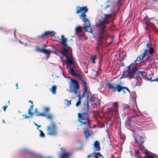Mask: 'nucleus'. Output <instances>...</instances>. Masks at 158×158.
Returning <instances> with one entry per match:
<instances>
[{
  "instance_id": "obj_1",
  "label": "nucleus",
  "mask_w": 158,
  "mask_h": 158,
  "mask_svg": "<svg viewBox=\"0 0 158 158\" xmlns=\"http://www.w3.org/2000/svg\"><path fill=\"white\" fill-rule=\"evenodd\" d=\"M84 110L86 112L80 113L78 114V121L80 123V125L83 126L84 134L86 138H88L90 135L87 129L91 127L90 120L89 118L88 114L87 112L89 110V106L88 101L85 102L83 105Z\"/></svg>"
},
{
  "instance_id": "obj_2",
  "label": "nucleus",
  "mask_w": 158,
  "mask_h": 158,
  "mask_svg": "<svg viewBox=\"0 0 158 158\" xmlns=\"http://www.w3.org/2000/svg\"><path fill=\"white\" fill-rule=\"evenodd\" d=\"M76 13L77 14L81 13L80 15V18L84 22V27L86 31L92 33V31L89 22L87 19L86 18L85 13L88 11V9L87 6H78L76 8Z\"/></svg>"
},
{
  "instance_id": "obj_3",
  "label": "nucleus",
  "mask_w": 158,
  "mask_h": 158,
  "mask_svg": "<svg viewBox=\"0 0 158 158\" xmlns=\"http://www.w3.org/2000/svg\"><path fill=\"white\" fill-rule=\"evenodd\" d=\"M62 52L58 51H54V53L59 56L63 61H64L66 63L69 64V66H71L73 64L72 60L71 49L70 48V50H67L65 52L62 51Z\"/></svg>"
},
{
  "instance_id": "obj_4",
  "label": "nucleus",
  "mask_w": 158,
  "mask_h": 158,
  "mask_svg": "<svg viewBox=\"0 0 158 158\" xmlns=\"http://www.w3.org/2000/svg\"><path fill=\"white\" fill-rule=\"evenodd\" d=\"M112 14H105V17L102 20H100L98 23L96 24V26L98 28L97 32L99 37H101L104 32L105 25L108 23V20L112 16Z\"/></svg>"
},
{
  "instance_id": "obj_5",
  "label": "nucleus",
  "mask_w": 158,
  "mask_h": 158,
  "mask_svg": "<svg viewBox=\"0 0 158 158\" xmlns=\"http://www.w3.org/2000/svg\"><path fill=\"white\" fill-rule=\"evenodd\" d=\"M112 107H110L107 110L108 114L111 115L115 114L117 118H119L118 111V104L117 102H113L111 103Z\"/></svg>"
},
{
  "instance_id": "obj_6",
  "label": "nucleus",
  "mask_w": 158,
  "mask_h": 158,
  "mask_svg": "<svg viewBox=\"0 0 158 158\" xmlns=\"http://www.w3.org/2000/svg\"><path fill=\"white\" fill-rule=\"evenodd\" d=\"M133 104V106H132V108H133V111L134 113V114L135 115V116H131L129 117L128 118L126 122L127 123H129V125L130 127H132L134 128V127H133V126L131 125V123L133 121H134V120H133L132 119H133V118L135 117H138L139 116H140L141 115V114L140 112H137L136 111V109H137V105L136 103V102H133L132 103Z\"/></svg>"
},
{
  "instance_id": "obj_7",
  "label": "nucleus",
  "mask_w": 158,
  "mask_h": 158,
  "mask_svg": "<svg viewBox=\"0 0 158 158\" xmlns=\"http://www.w3.org/2000/svg\"><path fill=\"white\" fill-rule=\"evenodd\" d=\"M70 80L71 81L69 83V90L71 92H74L75 94L79 89V85L77 81L73 79H71Z\"/></svg>"
},
{
  "instance_id": "obj_8",
  "label": "nucleus",
  "mask_w": 158,
  "mask_h": 158,
  "mask_svg": "<svg viewBox=\"0 0 158 158\" xmlns=\"http://www.w3.org/2000/svg\"><path fill=\"white\" fill-rule=\"evenodd\" d=\"M60 40H61L59 42L60 46L62 48V51L65 52L67 50H70V47L68 46L67 42V39L65 38L64 36L62 35L61 36V39Z\"/></svg>"
},
{
  "instance_id": "obj_9",
  "label": "nucleus",
  "mask_w": 158,
  "mask_h": 158,
  "mask_svg": "<svg viewBox=\"0 0 158 158\" xmlns=\"http://www.w3.org/2000/svg\"><path fill=\"white\" fill-rule=\"evenodd\" d=\"M151 45V44L150 42L147 44L146 48L147 49L145 50L144 53H143L147 60L149 58L154 52V49Z\"/></svg>"
},
{
  "instance_id": "obj_10",
  "label": "nucleus",
  "mask_w": 158,
  "mask_h": 158,
  "mask_svg": "<svg viewBox=\"0 0 158 158\" xmlns=\"http://www.w3.org/2000/svg\"><path fill=\"white\" fill-rule=\"evenodd\" d=\"M97 94H94L90 95V97L89 103L91 104V106L93 107L99 103V100L97 98Z\"/></svg>"
},
{
  "instance_id": "obj_11",
  "label": "nucleus",
  "mask_w": 158,
  "mask_h": 158,
  "mask_svg": "<svg viewBox=\"0 0 158 158\" xmlns=\"http://www.w3.org/2000/svg\"><path fill=\"white\" fill-rule=\"evenodd\" d=\"M48 134L50 135H56V126L54 122H52L51 124L48 127Z\"/></svg>"
},
{
  "instance_id": "obj_12",
  "label": "nucleus",
  "mask_w": 158,
  "mask_h": 158,
  "mask_svg": "<svg viewBox=\"0 0 158 158\" xmlns=\"http://www.w3.org/2000/svg\"><path fill=\"white\" fill-rule=\"evenodd\" d=\"M46 46H44L43 48H40L39 47L36 48V50L45 54L46 55V60H48L50 56V54L51 53L52 51L50 49H45Z\"/></svg>"
},
{
  "instance_id": "obj_13",
  "label": "nucleus",
  "mask_w": 158,
  "mask_h": 158,
  "mask_svg": "<svg viewBox=\"0 0 158 158\" xmlns=\"http://www.w3.org/2000/svg\"><path fill=\"white\" fill-rule=\"evenodd\" d=\"M108 86L110 88L112 89L113 92L117 91L118 92H119L122 88L120 85L114 83H109Z\"/></svg>"
},
{
  "instance_id": "obj_14",
  "label": "nucleus",
  "mask_w": 158,
  "mask_h": 158,
  "mask_svg": "<svg viewBox=\"0 0 158 158\" xmlns=\"http://www.w3.org/2000/svg\"><path fill=\"white\" fill-rule=\"evenodd\" d=\"M135 141L141 145L146 141V138L145 136H139L138 135H135L134 136Z\"/></svg>"
},
{
  "instance_id": "obj_15",
  "label": "nucleus",
  "mask_w": 158,
  "mask_h": 158,
  "mask_svg": "<svg viewBox=\"0 0 158 158\" xmlns=\"http://www.w3.org/2000/svg\"><path fill=\"white\" fill-rule=\"evenodd\" d=\"M83 82L85 83V85H83L84 87V91L83 92L81 96V98H85L86 97H87V99H89V94H88L87 84L85 82H84V81H83Z\"/></svg>"
},
{
  "instance_id": "obj_16",
  "label": "nucleus",
  "mask_w": 158,
  "mask_h": 158,
  "mask_svg": "<svg viewBox=\"0 0 158 158\" xmlns=\"http://www.w3.org/2000/svg\"><path fill=\"white\" fill-rule=\"evenodd\" d=\"M82 27L81 26H78L75 28V33L76 35H78L79 37H83L84 34L82 31Z\"/></svg>"
},
{
  "instance_id": "obj_17",
  "label": "nucleus",
  "mask_w": 158,
  "mask_h": 158,
  "mask_svg": "<svg viewBox=\"0 0 158 158\" xmlns=\"http://www.w3.org/2000/svg\"><path fill=\"white\" fill-rule=\"evenodd\" d=\"M91 157V158H104L103 156L101 155L100 152H93L90 155H88L87 158Z\"/></svg>"
},
{
  "instance_id": "obj_18",
  "label": "nucleus",
  "mask_w": 158,
  "mask_h": 158,
  "mask_svg": "<svg viewBox=\"0 0 158 158\" xmlns=\"http://www.w3.org/2000/svg\"><path fill=\"white\" fill-rule=\"evenodd\" d=\"M56 33L53 31H47L43 33L41 35L39 36V38H43L48 35H54Z\"/></svg>"
},
{
  "instance_id": "obj_19",
  "label": "nucleus",
  "mask_w": 158,
  "mask_h": 158,
  "mask_svg": "<svg viewBox=\"0 0 158 158\" xmlns=\"http://www.w3.org/2000/svg\"><path fill=\"white\" fill-rule=\"evenodd\" d=\"M94 148L95 151H98L100 150V142L96 141L94 144Z\"/></svg>"
},
{
  "instance_id": "obj_20",
  "label": "nucleus",
  "mask_w": 158,
  "mask_h": 158,
  "mask_svg": "<svg viewBox=\"0 0 158 158\" xmlns=\"http://www.w3.org/2000/svg\"><path fill=\"white\" fill-rule=\"evenodd\" d=\"M111 3L110 1H108L106 2H105L103 5L102 6H104V10H106L107 8L109 7L111 5Z\"/></svg>"
},
{
  "instance_id": "obj_21",
  "label": "nucleus",
  "mask_w": 158,
  "mask_h": 158,
  "mask_svg": "<svg viewBox=\"0 0 158 158\" xmlns=\"http://www.w3.org/2000/svg\"><path fill=\"white\" fill-rule=\"evenodd\" d=\"M74 77H77L80 78L82 84H83V85H85V83L83 82V81L84 82L85 81L83 79V76L82 74L76 73Z\"/></svg>"
},
{
  "instance_id": "obj_22",
  "label": "nucleus",
  "mask_w": 158,
  "mask_h": 158,
  "mask_svg": "<svg viewBox=\"0 0 158 158\" xmlns=\"http://www.w3.org/2000/svg\"><path fill=\"white\" fill-rule=\"evenodd\" d=\"M29 102H31V105L30 106V108L28 110V113L31 116H32L33 114V113L32 112L33 107V102L31 101H29Z\"/></svg>"
},
{
  "instance_id": "obj_23",
  "label": "nucleus",
  "mask_w": 158,
  "mask_h": 158,
  "mask_svg": "<svg viewBox=\"0 0 158 158\" xmlns=\"http://www.w3.org/2000/svg\"><path fill=\"white\" fill-rule=\"evenodd\" d=\"M70 155L69 153L64 152L60 155V158H68Z\"/></svg>"
},
{
  "instance_id": "obj_24",
  "label": "nucleus",
  "mask_w": 158,
  "mask_h": 158,
  "mask_svg": "<svg viewBox=\"0 0 158 158\" xmlns=\"http://www.w3.org/2000/svg\"><path fill=\"white\" fill-rule=\"evenodd\" d=\"M56 85H53L51 88L49 89V90L53 94H55L56 93Z\"/></svg>"
},
{
  "instance_id": "obj_25",
  "label": "nucleus",
  "mask_w": 158,
  "mask_h": 158,
  "mask_svg": "<svg viewBox=\"0 0 158 158\" xmlns=\"http://www.w3.org/2000/svg\"><path fill=\"white\" fill-rule=\"evenodd\" d=\"M131 96H132L131 100L133 102H136V93L134 92H133L131 94Z\"/></svg>"
},
{
  "instance_id": "obj_26",
  "label": "nucleus",
  "mask_w": 158,
  "mask_h": 158,
  "mask_svg": "<svg viewBox=\"0 0 158 158\" xmlns=\"http://www.w3.org/2000/svg\"><path fill=\"white\" fill-rule=\"evenodd\" d=\"M35 114L37 116H46V114L44 113H39L38 112V110L37 109H35Z\"/></svg>"
},
{
  "instance_id": "obj_27",
  "label": "nucleus",
  "mask_w": 158,
  "mask_h": 158,
  "mask_svg": "<svg viewBox=\"0 0 158 158\" xmlns=\"http://www.w3.org/2000/svg\"><path fill=\"white\" fill-rule=\"evenodd\" d=\"M145 152L146 155L144 157V158H153V156L150 155V152L147 150H145Z\"/></svg>"
},
{
  "instance_id": "obj_28",
  "label": "nucleus",
  "mask_w": 158,
  "mask_h": 158,
  "mask_svg": "<svg viewBox=\"0 0 158 158\" xmlns=\"http://www.w3.org/2000/svg\"><path fill=\"white\" fill-rule=\"evenodd\" d=\"M121 87L122 88L121 89V91H123L124 93H126V91L130 93V91L127 87L122 86H121Z\"/></svg>"
},
{
  "instance_id": "obj_29",
  "label": "nucleus",
  "mask_w": 158,
  "mask_h": 158,
  "mask_svg": "<svg viewBox=\"0 0 158 158\" xmlns=\"http://www.w3.org/2000/svg\"><path fill=\"white\" fill-rule=\"evenodd\" d=\"M21 40L23 41H21L19 40V43L20 44L26 46L27 45V43L28 42L26 38L25 40H23V39H22Z\"/></svg>"
},
{
  "instance_id": "obj_30",
  "label": "nucleus",
  "mask_w": 158,
  "mask_h": 158,
  "mask_svg": "<svg viewBox=\"0 0 158 158\" xmlns=\"http://www.w3.org/2000/svg\"><path fill=\"white\" fill-rule=\"evenodd\" d=\"M45 113L46 114V116H43L46 117L48 119H50V120H52L54 118V116L52 114H47H47L46 113Z\"/></svg>"
},
{
  "instance_id": "obj_31",
  "label": "nucleus",
  "mask_w": 158,
  "mask_h": 158,
  "mask_svg": "<svg viewBox=\"0 0 158 158\" xmlns=\"http://www.w3.org/2000/svg\"><path fill=\"white\" fill-rule=\"evenodd\" d=\"M69 67L70 69V71H69V73L74 76L76 73L74 72L73 69L71 66H69Z\"/></svg>"
},
{
  "instance_id": "obj_32",
  "label": "nucleus",
  "mask_w": 158,
  "mask_h": 158,
  "mask_svg": "<svg viewBox=\"0 0 158 158\" xmlns=\"http://www.w3.org/2000/svg\"><path fill=\"white\" fill-rule=\"evenodd\" d=\"M97 58L96 55H92L91 57L92 63L93 64H95V60Z\"/></svg>"
},
{
  "instance_id": "obj_33",
  "label": "nucleus",
  "mask_w": 158,
  "mask_h": 158,
  "mask_svg": "<svg viewBox=\"0 0 158 158\" xmlns=\"http://www.w3.org/2000/svg\"><path fill=\"white\" fill-rule=\"evenodd\" d=\"M77 97L79 98V99L76 104V106L77 107H78L81 104V95H78Z\"/></svg>"
},
{
  "instance_id": "obj_34",
  "label": "nucleus",
  "mask_w": 158,
  "mask_h": 158,
  "mask_svg": "<svg viewBox=\"0 0 158 158\" xmlns=\"http://www.w3.org/2000/svg\"><path fill=\"white\" fill-rule=\"evenodd\" d=\"M64 103L65 104L66 106H69L71 104V100L68 101V100H67L66 99L65 100H64Z\"/></svg>"
},
{
  "instance_id": "obj_35",
  "label": "nucleus",
  "mask_w": 158,
  "mask_h": 158,
  "mask_svg": "<svg viewBox=\"0 0 158 158\" xmlns=\"http://www.w3.org/2000/svg\"><path fill=\"white\" fill-rule=\"evenodd\" d=\"M49 108L48 107H44V112L43 113H46L47 115L49 111Z\"/></svg>"
},
{
  "instance_id": "obj_36",
  "label": "nucleus",
  "mask_w": 158,
  "mask_h": 158,
  "mask_svg": "<svg viewBox=\"0 0 158 158\" xmlns=\"http://www.w3.org/2000/svg\"><path fill=\"white\" fill-rule=\"evenodd\" d=\"M39 131L40 132V137L41 138H44V134L43 131L40 130H39Z\"/></svg>"
},
{
  "instance_id": "obj_37",
  "label": "nucleus",
  "mask_w": 158,
  "mask_h": 158,
  "mask_svg": "<svg viewBox=\"0 0 158 158\" xmlns=\"http://www.w3.org/2000/svg\"><path fill=\"white\" fill-rule=\"evenodd\" d=\"M59 67L61 70L60 72H61V73L63 75V76L65 78H68L67 77V76H66L64 74V72H63V70L62 69L61 67L59 65Z\"/></svg>"
},
{
  "instance_id": "obj_38",
  "label": "nucleus",
  "mask_w": 158,
  "mask_h": 158,
  "mask_svg": "<svg viewBox=\"0 0 158 158\" xmlns=\"http://www.w3.org/2000/svg\"><path fill=\"white\" fill-rule=\"evenodd\" d=\"M140 147L139 148V149L142 150V151H143V150H147L146 149H145V147L144 146H143V144H142V145H141V144H140Z\"/></svg>"
},
{
  "instance_id": "obj_39",
  "label": "nucleus",
  "mask_w": 158,
  "mask_h": 158,
  "mask_svg": "<svg viewBox=\"0 0 158 158\" xmlns=\"http://www.w3.org/2000/svg\"><path fill=\"white\" fill-rule=\"evenodd\" d=\"M124 105H125V104H124ZM125 106H125L124 107V108L125 109H128L129 107V106L127 104H126L125 105Z\"/></svg>"
},
{
  "instance_id": "obj_40",
  "label": "nucleus",
  "mask_w": 158,
  "mask_h": 158,
  "mask_svg": "<svg viewBox=\"0 0 158 158\" xmlns=\"http://www.w3.org/2000/svg\"><path fill=\"white\" fill-rule=\"evenodd\" d=\"M3 110L5 111L6 110V109L7 108V106H3Z\"/></svg>"
},
{
  "instance_id": "obj_41",
  "label": "nucleus",
  "mask_w": 158,
  "mask_h": 158,
  "mask_svg": "<svg viewBox=\"0 0 158 158\" xmlns=\"http://www.w3.org/2000/svg\"><path fill=\"white\" fill-rule=\"evenodd\" d=\"M34 124L38 127H41L40 125H38V124L35 122L34 123Z\"/></svg>"
},
{
  "instance_id": "obj_42",
  "label": "nucleus",
  "mask_w": 158,
  "mask_h": 158,
  "mask_svg": "<svg viewBox=\"0 0 158 158\" xmlns=\"http://www.w3.org/2000/svg\"><path fill=\"white\" fill-rule=\"evenodd\" d=\"M113 39H112V41L107 44V46H110V44H112V42H113Z\"/></svg>"
},
{
  "instance_id": "obj_43",
  "label": "nucleus",
  "mask_w": 158,
  "mask_h": 158,
  "mask_svg": "<svg viewBox=\"0 0 158 158\" xmlns=\"http://www.w3.org/2000/svg\"><path fill=\"white\" fill-rule=\"evenodd\" d=\"M135 154H136L138 155L139 154V152L138 150L135 151Z\"/></svg>"
},
{
  "instance_id": "obj_44",
  "label": "nucleus",
  "mask_w": 158,
  "mask_h": 158,
  "mask_svg": "<svg viewBox=\"0 0 158 158\" xmlns=\"http://www.w3.org/2000/svg\"><path fill=\"white\" fill-rule=\"evenodd\" d=\"M29 116H28L26 115H25V118H29Z\"/></svg>"
},
{
  "instance_id": "obj_45",
  "label": "nucleus",
  "mask_w": 158,
  "mask_h": 158,
  "mask_svg": "<svg viewBox=\"0 0 158 158\" xmlns=\"http://www.w3.org/2000/svg\"><path fill=\"white\" fill-rule=\"evenodd\" d=\"M18 83H17L16 84V86L17 87V88L16 89H17L18 88Z\"/></svg>"
},
{
  "instance_id": "obj_46",
  "label": "nucleus",
  "mask_w": 158,
  "mask_h": 158,
  "mask_svg": "<svg viewBox=\"0 0 158 158\" xmlns=\"http://www.w3.org/2000/svg\"><path fill=\"white\" fill-rule=\"evenodd\" d=\"M84 39H85V37H84V38H80V39L81 40H83Z\"/></svg>"
},
{
  "instance_id": "obj_47",
  "label": "nucleus",
  "mask_w": 158,
  "mask_h": 158,
  "mask_svg": "<svg viewBox=\"0 0 158 158\" xmlns=\"http://www.w3.org/2000/svg\"><path fill=\"white\" fill-rule=\"evenodd\" d=\"M16 33V31H15V33H14V35H15V36Z\"/></svg>"
},
{
  "instance_id": "obj_48",
  "label": "nucleus",
  "mask_w": 158,
  "mask_h": 158,
  "mask_svg": "<svg viewBox=\"0 0 158 158\" xmlns=\"http://www.w3.org/2000/svg\"><path fill=\"white\" fill-rule=\"evenodd\" d=\"M3 121V123H5V121H4V120H3V121Z\"/></svg>"
},
{
  "instance_id": "obj_49",
  "label": "nucleus",
  "mask_w": 158,
  "mask_h": 158,
  "mask_svg": "<svg viewBox=\"0 0 158 158\" xmlns=\"http://www.w3.org/2000/svg\"><path fill=\"white\" fill-rule=\"evenodd\" d=\"M37 129L38 130H40V129H39V127H38L37 128Z\"/></svg>"
},
{
  "instance_id": "obj_50",
  "label": "nucleus",
  "mask_w": 158,
  "mask_h": 158,
  "mask_svg": "<svg viewBox=\"0 0 158 158\" xmlns=\"http://www.w3.org/2000/svg\"><path fill=\"white\" fill-rule=\"evenodd\" d=\"M61 150H62V151L63 148H61Z\"/></svg>"
},
{
  "instance_id": "obj_51",
  "label": "nucleus",
  "mask_w": 158,
  "mask_h": 158,
  "mask_svg": "<svg viewBox=\"0 0 158 158\" xmlns=\"http://www.w3.org/2000/svg\"><path fill=\"white\" fill-rule=\"evenodd\" d=\"M8 102H9V103H10V102H9V101H8Z\"/></svg>"
}]
</instances>
